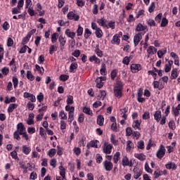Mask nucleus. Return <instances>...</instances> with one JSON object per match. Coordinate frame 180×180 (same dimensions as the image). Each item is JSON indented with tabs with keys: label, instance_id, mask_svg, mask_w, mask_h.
Masks as SVG:
<instances>
[{
	"label": "nucleus",
	"instance_id": "35",
	"mask_svg": "<svg viewBox=\"0 0 180 180\" xmlns=\"http://www.w3.org/2000/svg\"><path fill=\"white\" fill-rule=\"evenodd\" d=\"M153 175L155 176V179H157L158 178H160L161 175H162V171L156 170L154 172Z\"/></svg>",
	"mask_w": 180,
	"mask_h": 180
},
{
	"label": "nucleus",
	"instance_id": "37",
	"mask_svg": "<svg viewBox=\"0 0 180 180\" xmlns=\"http://www.w3.org/2000/svg\"><path fill=\"white\" fill-rule=\"evenodd\" d=\"M112 41L114 44H120V39H119V36L115 35L112 38Z\"/></svg>",
	"mask_w": 180,
	"mask_h": 180
},
{
	"label": "nucleus",
	"instance_id": "49",
	"mask_svg": "<svg viewBox=\"0 0 180 180\" xmlns=\"http://www.w3.org/2000/svg\"><path fill=\"white\" fill-rule=\"evenodd\" d=\"M57 36H58V34L57 33H54L51 35L52 43H56L57 41Z\"/></svg>",
	"mask_w": 180,
	"mask_h": 180
},
{
	"label": "nucleus",
	"instance_id": "55",
	"mask_svg": "<svg viewBox=\"0 0 180 180\" xmlns=\"http://www.w3.org/2000/svg\"><path fill=\"white\" fill-rule=\"evenodd\" d=\"M102 156L100 154L96 155V162L97 164H101L102 162Z\"/></svg>",
	"mask_w": 180,
	"mask_h": 180
},
{
	"label": "nucleus",
	"instance_id": "52",
	"mask_svg": "<svg viewBox=\"0 0 180 180\" xmlns=\"http://www.w3.org/2000/svg\"><path fill=\"white\" fill-rule=\"evenodd\" d=\"M13 84L14 88H16V86H18V84H19V80H18V78L15 77H13Z\"/></svg>",
	"mask_w": 180,
	"mask_h": 180
},
{
	"label": "nucleus",
	"instance_id": "34",
	"mask_svg": "<svg viewBox=\"0 0 180 180\" xmlns=\"http://www.w3.org/2000/svg\"><path fill=\"white\" fill-rule=\"evenodd\" d=\"M27 79H30V81L34 80V76L33 75H32V72L31 71L28 70L27 72Z\"/></svg>",
	"mask_w": 180,
	"mask_h": 180
},
{
	"label": "nucleus",
	"instance_id": "51",
	"mask_svg": "<svg viewBox=\"0 0 180 180\" xmlns=\"http://www.w3.org/2000/svg\"><path fill=\"white\" fill-rule=\"evenodd\" d=\"M145 169L147 172H149V174H153V169H151V168H150L148 163L145 164Z\"/></svg>",
	"mask_w": 180,
	"mask_h": 180
},
{
	"label": "nucleus",
	"instance_id": "10",
	"mask_svg": "<svg viewBox=\"0 0 180 180\" xmlns=\"http://www.w3.org/2000/svg\"><path fill=\"white\" fill-rule=\"evenodd\" d=\"M140 70H141V65L140 64H132L131 65V72H134V73L139 72Z\"/></svg>",
	"mask_w": 180,
	"mask_h": 180
},
{
	"label": "nucleus",
	"instance_id": "33",
	"mask_svg": "<svg viewBox=\"0 0 180 180\" xmlns=\"http://www.w3.org/2000/svg\"><path fill=\"white\" fill-rule=\"evenodd\" d=\"M66 102L68 105H72L74 103V97L72 96H68Z\"/></svg>",
	"mask_w": 180,
	"mask_h": 180
},
{
	"label": "nucleus",
	"instance_id": "20",
	"mask_svg": "<svg viewBox=\"0 0 180 180\" xmlns=\"http://www.w3.org/2000/svg\"><path fill=\"white\" fill-rule=\"evenodd\" d=\"M178 69L176 68H174L172 70V75H171V77H172V79H176V78H178Z\"/></svg>",
	"mask_w": 180,
	"mask_h": 180
},
{
	"label": "nucleus",
	"instance_id": "12",
	"mask_svg": "<svg viewBox=\"0 0 180 180\" xmlns=\"http://www.w3.org/2000/svg\"><path fill=\"white\" fill-rule=\"evenodd\" d=\"M65 33L66 36H68V37H70V39H74L75 37V32H71L70 29H67Z\"/></svg>",
	"mask_w": 180,
	"mask_h": 180
},
{
	"label": "nucleus",
	"instance_id": "31",
	"mask_svg": "<svg viewBox=\"0 0 180 180\" xmlns=\"http://www.w3.org/2000/svg\"><path fill=\"white\" fill-rule=\"evenodd\" d=\"M20 168L24 169L23 170L24 174H27V168H28V167H26V165H25V162H20Z\"/></svg>",
	"mask_w": 180,
	"mask_h": 180
},
{
	"label": "nucleus",
	"instance_id": "32",
	"mask_svg": "<svg viewBox=\"0 0 180 180\" xmlns=\"http://www.w3.org/2000/svg\"><path fill=\"white\" fill-rule=\"evenodd\" d=\"M95 53L98 57H102V56H103V53H102V51L99 49V45H96Z\"/></svg>",
	"mask_w": 180,
	"mask_h": 180
},
{
	"label": "nucleus",
	"instance_id": "21",
	"mask_svg": "<svg viewBox=\"0 0 180 180\" xmlns=\"http://www.w3.org/2000/svg\"><path fill=\"white\" fill-rule=\"evenodd\" d=\"M155 120L160 122L161 120V111H156L154 114Z\"/></svg>",
	"mask_w": 180,
	"mask_h": 180
},
{
	"label": "nucleus",
	"instance_id": "25",
	"mask_svg": "<svg viewBox=\"0 0 180 180\" xmlns=\"http://www.w3.org/2000/svg\"><path fill=\"white\" fill-rule=\"evenodd\" d=\"M30 151H32V149L30 148V147H27L26 146H22V153H24L25 155H27V154H29Z\"/></svg>",
	"mask_w": 180,
	"mask_h": 180
},
{
	"label": "nucleus",
	"instance_id": "1",
	"mask_svg": "<svg viewBox=\"0 0 180 180\" xmlns=\"http://www.w3.org/2000/svg\"><path fill=\"white\" fill-rule=\"evenodd\" d=\"M123 89V86L122 85L121 82H118L117 85L114 87V94L116 98L120 99L122 98V91Z\"/></svg>",
	"mask_w": 180,
	"mask_h": 180
},
{
	"label": "nucleus",
	"instance_id": "60",
	"mask_svg": "<svg viewBox=\"0 0 180 180\" xmlns=\"http://www.w3.org/2000/svg\"><path fill=\"white\" fill-rule=\"evenodd\" d=\"M73 151L76 154V155H79L81 154V148H75L73 149Z\"/></svg>",
	"mask_w": 180,
	"mask_h": 180
},
{
	"label": "nucleus",
	"instance_id": "61",
	"mask_svg": "<svg viewBox=\"0 0 180 180\" xmlns=\"http://www.w3.org/2000/svg\"><path fill=\"white\" fill-rule=\"evenodd\" d=\"M169 127L172 129V130H175V123L174 121H170L169 122Z\"/></svg>",
	"mask_w": 180,
	"mask_h": 180
},
{
	"label": "nucleus",
	"instance_id": "40",
	"mask_svg": "<svg viewBox=\"0 0 180 180\" xmlns=\"http://www.w3.org/2000/svg\"><path fill=\"white\" fill-rule=\"evenodd\" d=\"M48 155H49V157H54V155H56V149L55 148L50 149L48 151Z\"/></svg>",
	"mask_w": 180,
	"mask_h": 180
},
{
	"label": "nucleus",
	"instance_id": "30",
	"mask_svg": "<svg viewBox=\"0 0 180 180\" xmlns=\"http://www.w3.org/2000/svg\"><path fill=\"white\" fill-rule=\"evenodd\" d=\"M59 41L60 44V47H61V49H63L64 47V46H65L66 40L64 37H63L62 36H60Z\"/></svg>",
	"mask_w": 180,
	"mask_h": 180
},
{
	"label": "nucleus",
	"instance_id": "13",
	"mask_svg": "<svg viewBox=\"0 0 180 180\" xmlns=\"http://www.w3.org/2000/svg\"><path fill=\"white\" fill-rule=\"evenodd\" d=\"M97 143H98V141H91L87 144L86 147L88 149L91 148V147H94L95 148H98Z\"/></svg>",
	"mask_w": 180,
	"mask_h": 180
},
{
	"label": "nucleus",
	"instance_id": "28",
	"mask_svg": "<svg viewBox=\"0 0 180 180\" xmlns=\"http://www.w3.org/2000/svg\"><path fill=\"white\" fill-rule=\"evenodd\" d=\"M78 68V64L77 63H72L70 66V72H73L74 70Z\"/></svg>",
	"mask_w": 180,
	"mask_h": 180
},
{
	"label": "nucleus",
	"instance_id": "47",
	"mask_svg": "<svg viewBox=\"0 0 180 180\" xmlns=\"http://www.w3.org/2000/svg\"><path fill=\"white\" fill-rule=\"evenodd\" d=\"M131 134H133V130H131V128L127 127L126 129V136H127L129 137V136H131Z\"/></svg>",
	"mask_w": 180,
	"mask_h": 180
},
{
	"label": "nucleus",
	"instance_id": "7",
	"mask_svg": "<svg viewBox=\"0 0 180 180\" xmlns=\"http://www.w3.org/2000/svg\"><path fill=\"white\" fill-rule=\"evenodd\" d=\"M122 161L123 167H133V162L131 160L129 162V158L127 156H124Z\"/></svg>",
	"mask_w": 180,
	"mask_h": 180
},
{
	"label": "nucleus",
	"instance_id": "63",
	"mask_svg": "<svg viewBox=\"0 0 180 180\" xmlns=\"http://www.w3.org/2000/svg\"><path fill=\"white\" fill-rule=\"evenodd\" d=\"M27 12L30 16H34V10L33 8L28 7Z\"/></svg>",
	"mask_w": 180,
	"mask_h": 180
},
{
	"label": "nucleus",
	"instance_id": "53",
	"mask_svg": "<svg viewBox=\"0 0 180 180\" xmlns=\"http://www.w3.org/2000/svg\"><path fill=\"white\" fill-rule=\"evenodd\" d=\"M122 63L124 64H125L126 65H129V63H130V58H129V57L126 56L124 58Z\"/></svg>",
	"mask_w": 180,
	"mask_h": 180
},
{
	"label": "nucleus",
	"instance_id": "39",
	"mask_svg": "<svg viewBox=\"0 0 180 180\" xmlns=\"http://www.w3.org/2000/svg\"><path fill=\"white\" fill-rule=\"evenodd\" d=\"M154 9H155V3L152 2L150 6H149L148 12H150V13H152V12H154Z\"/></svg>",
	"mask_w": 180,
	"mask_h": 180
},
{
	"label": "nucleus",
	"instance_id": "18",
	"mask_svg": "<svg viewBox=\"0 0 180 180\" xmlns=\"http://www.w3.org/2000/svg\"><path fill=\"white\" fill-rule=\"evenodd\" d=\"M134 157L140 161H144L146 160V155L143 153H136L134 155Z\"/></svg>",
	"mask_w": 180,
	"mask_h": 180
},
{
	"label": "nucleus",
	"instance_id": "62",
	"mask_svg": "<svg viewBox=\"0 0 180 180\" xmlns=\"http://www.w3.org/2000/svg\"><path fill=\"white\" fill-rule=\"evenodd\" d=\"M7 46L8 47H11V46H13V40L12 38H8L7 41Z\"/></svg>",
	"mask_w": 180,
	"mask_h": 180
},
{
	"label": "nucleus",
	"instance_id": "27",
	"mask_svg": "<svg viewBox=\"0 0 180 180\" xmlns=\"http://www.w3.org/2000/svg\"><path fill=\"white\" fill-rule=\"evenodd\" d=\"M148 54H155L157 49L154 46H150L147 50Z\"/></svg>",
	"mask_w": 180,
	"mask_h": 180
},
{
	"label": "nucleus",
	"instance_id": "59",
	"mask_svg": "<svg viewBox=\"0 0 180 180\" xmlns=\"http://www.w3.org/2000/svg\"><path fill=\"white\" fill-rule=\"evenodd\" d=\"M56 50H57V48H56L54 45H52L49 49V53L53 54V53H54V51H56Z\"/></svg>",
	"mask_w": 180,
	"mask_h": 180
},
{
	"label": "nucleus",
	"instance_id": "3",
	"mask_svg": "<svg viewBox=\"0 0 180 180\" xmlns=\"http://www.w3.org/2000/svg\"><path fill=\"white\" fill-rule=\"evenodd\" d=\"M103 165L105 171H112L113 169V163H112V162L105 160L103 162Z\"/></svg>",
	"mask_w": 180,
	"mask_h": 180
},
{
	"label": "nucleus",
	"instance_id": "42",
	"mask_svg": "<svg viewBox=\"0 0 180 180\" xmlns=\"http://www.w3.org/2000/svg\"><path fill=\"white\" fill-rule=\"evenodd\" d=\"M70 78V76L69 75H61L59 77V79L60 81H67V79H68Z\"/></svg>",
	"mask_w": 180,
	"mask_h": 180
},
{
	"label": "nucleus",
	"instance_id": "23",
	"mask_svg": "<svg viewBox=\"0 0 180 180\" xmlns=\"http://www.w3.org/2000/svg\"><path fill=\"white\" fill-rule=\"evenodd\" d=\"M113 160H114L115 164H117V162H119V160H120V152H117L114 155Z\"/></svg>",
	"mask_w": 180,
	"mask_h": 180
},
{
	"label": "nucleus",
	"instance_id": "56",
	"mask_svg": "<svg viewBox=\"0 0 180 180\" xmlns=\"http://www.w3.org/2000/svg\"><path fill=\"white\" fill-rule=\"evenodd\" d=\"M37 99L39 101V102H42V101L44 99V96L42 93H40L39 95L37 96Z\"/></svg>",
	"mask_w": 180,
	"mask_h": 180
},
{
	"label": "nucleus",
	"instance_id": "57",
	"mask_svg": "<svg viewBox=\"0 0 180 180\" xmlns=\"http://www.w3.org/2000/svg\"><path fill=\"white\" fill-rule=\"evenodd\" d=\"M27 108H28L30 110H33V109H34V104L32 103L31 102H28L27 104Z\"/></svg>",
	"mask_w": 180,
	"mask_h": 180
},
{
	"label": "nucleus",
	"instance_id": "14",
	"mask_svg": "<svg viewBox=\"0 0 180 180\" xmlns=\"http://www.w3.org/2000/svg\"><path fill=\"white\" fill-rule=\"evenodd\" d=\"M18 108V104L15 103H12L10 104L8 108V113H12L15 109Z\"/></svg>",
	"mask_w": 180,
	"mask_h": 180
},
{
	"label": "nucleus",
	"instance_id": "38",
	"mask_svg": "<svg viewBox=\"0 0 180 180\" xmlns=\"http://www.w3.org/2000/svg\"><path fill=\"white\" fill-rule=\"evenodd\" d=\"M35 68L36 70H37V71H39L41 75H43V74H44V68L39 67V65H36Z\"/></svg>",
	"mask_w": 180,
	"mask_h": 180
},
{
	"label": "nucleus",
	"instance_id": "6",
	"mask_svg": "<svg viewBox=\"0 0 180 180\" xmlns=\"http://www.w3.org/2000/svg\"><path fill=\"white\" fill-rule=\"evenodd\" d=\"M141 39H143V36L141 35V33H138L135 34L134 37V43L135 47L136 46H139V43H140V41L141 40Z\"/></svg>",
	"mask_w": 180,
	"mask_h": 180
},
{
	"label": "nucleus",
	"instance_id": "44",
	"mask_svg": "<svg viewBox=\"0 0 180 180\" xmlns=\"http://www.w3.org/2000/svg\"><path fill=\"white\" fill-rule=\"evenodd\" d=\"M83 112H84V113H86V115H89L90 116H91V115H92V111H91V108H89L85 107L83 109Z\"/></svg>",
	"mask_w": 180,
	"mask_h": 180
},
{
	"label": "nucleus",
	"instance_id": "54",
	"mask_svg": "<svg viewBox=\"0 0 180 180\" xmlns=\"http://www.w3.org/2000/svg\"><path fill=\"white\" fill-rule=\"evenodd\" d=\"M111 79H115V78H116L117 75V72L116 71V70H113L111 72Z\"/></svg>",
	"mask_w": 180,
	"mask_h": 180
},
{
	"label": "nucleus",
	"instance_id": "36",
	"mask_svg": "<svg viewBox=\"0 0 180 180\" xmlns=\"http://www.w3.org/2000/svg\"><path fill=\"white\" fill-rule=\"evenodd\" d=\"M82 33H84V28L79 25L77 30V36H82Z\"/></svg>",
	"mask_w": 180,
	"mask_h": 180
},
{
	"label": "nucleus",
	"instance_id": "50",
	"mask_svg": "<svg viewBox=\"0 0 180 180\" xmlns=\"http://www.w3.org/2000/svg\"><path fill=\"white\" fill-rule=\"evenodd\" d=\"M96 82H97L96 87L98 88L99 89H101V88L103 86V82H99V79H96Z\"/></svg>",
	"mask_w": 180,
	"mask_h": 180
},
{
	"label": "nucleus",
	"instance_id": "58",
	"mask_svg": "<svg viewBox=\"0 0 180 180\" xmlns=\"http://www.w3.org/2000/svg\"><path fill=\"white\" fill-rule=\"evenodd\" d=\"M60 117L63 119V120H67V115L64 112V111H61L59 114Z\"/></svg>",
	"mask_w": 180,
	"mask_h": 180
},
{
	"label": "nucleus",
	"instance_id": "41",
	"mask_svg": "<svg viewBox=\"0 0 180 180\" xmlns=\"http://www.w3.org/2000/svg\"><path fill=\"white\" fill-rule=\"evenodd\" d=\"M167 25H168V20H167L165 18H163L160 26L161 27H165Z\"/></svg>",
	"mask_w": 180,
	"mask_h": 180
},
{
	"label": "nucleus",
	"instance_id": "11",
	"mask_svg": "<svg viewBox=\"0 0 180 180\" xmlns=\"http://www.w3.org/2000/svg\"><path fill=\"white\" fill-rule=\"evenodd\" d=\"M144 30H148V27H147V26H143V24H141V23H139L136 27V32H143Z\"/></svg>",
	"mask_w": 180,
	"mask_h": 180
},
{
	"label": "nucleus",
	"instance_id": "22",
	"mask_svg": "<svg viewBox=\"0 0 180 180\" xmlns=\"http://www.w3.org/2000/svg\"><path fill=\"white\" fill-rule=\"evenodd\" d=\"M97 23H98V25H100V26H103V27H108V25H106V22H105V19H103V18L98 19Z\"/></svg>",
	"mask_w": 180,
	"mask_h": 180
},
{
	"label": "nucleus",
	"instance_id": "64",
	"mask_svg": "<svg viewBox=\"0 0 180 180\" xmlns=\"http://www.w3.org/2000/svg\"><path fill=\"white\" fill-rule=\"evenodd\" d=\"M148 25L149 26H155V21H154V20L150 19L148 20Z\"/></svg>",
	"mask_w": 180,
	"mask_h": 180
},
{
	"label": "nucleus",
	"instance_id": "24",
	"mask_svg": "<svg viewBox=\"0 0 180 180\" xmlns=\"http://www.w3.org/2000/svg\"><path fill=\"white\" fill-rule=\"evenodd\" d=\"M167 169H176V165L175 163H169L166 165Z\"/></svg>",
	"mask_w": 180,
	"mask_h": 180
},
{
	"label": "nucleus",
	"instance_id": "43",
	"mask_svg": "<svg viewBox=\"0 0 180 180\" xmlns=\"http://www.w3.org/2000/svg\"><path fill=\"white\" fill-rule=\"evenodd\" d=\"M91 34H92V32H91V30H89L88 28H86L85 34H84L85 39H88V37H89V36H91Z\"/></svg>",
	"mask_w": 180,
	"mask_h": 180
},
{
	"label": "nucleus",
	"instance_id": "8",
	"mask_svg": "<svg viewBox=\"0 0 180 180\" xmlns=\"http://www.w3.org/2000/svg\"><path fill=\"white\" fill-rule=\"evenodd\" d=\"M68 19H70V20H75L76 22L79 20V15H76L75 13H74V12L71 11L70 13H68Z\"/></svg>",
	"mask_w": 180,
	"mask_h": 180
},
{
	"label": "nucleus",
	"instance_id": "46",
	"mask_svg": "<svg viewBox=\"0 0 180 180\" xmlns=\"http://www.w3.org/2000/svg\"><path fill=\"white\" fill-rule=\"evenodd\" d=\"M137 147L139 148V150H144V141H139Z\"/></svg>",
	"mask_w": 180,
	"mask_h": 180
},
{
	"label": "nucleus",
	"instance_id": "9",
	"mask_svg": "<svg viewBox=\"0 0 180 180\" xmlns=\"http://www.w3.org/2000/svg\"><path fill=\"white\" fill-rule=\"evenodd\" d=\"M17 129L18 131L19 134H23V133H25L26 128L25 127V125H23V123L20 122L17 125Z\"/></svg>",
	"mask_w": 180,
	"mask_h": 180
},
{
	"label": "nucleus",
	"instance_id": "19",
	"mask_svg": "<svg viewBox=\"0 0 180 180\" xmlns=\"http://www.w3.org/2000/svg\"><path fill=\"white\" fill-rule=\"evenodd\" d=\"M103 122H105V118H103V116L98 115L97 118V124L99 126H103Z\"/></svg>",
	"mask_w": 180,
	"mask_h": 180
},
{
	"label": "nucleus",
	"instance_id": "45",
	"mask_svg": "<svg viewBox=\"0 0 180 180\" xmlns=\"http://www.w3.org/2000/svg\"><path fill=\"white\" fill-rule=\"evenodd\" d=\"M101 96H98L97 99H101V98H102V101H103L106 96V91H101Z\"/></svg>",
	"mask_w": 180,
	"mask_h": 180
},
{
	"label": "nucleus",
	"instance_id": "16",
	"mask_svg": "<svg viewBox=\"0 0 180 180\" xmlns=\"http://www.w3.org/2000/svg\"><path fill=\"white\" fill-rule=\"evenodd\" d=\"M141 124V120H136L134 122L133 127L134 129H138V130H141V128H140V125Z\"/></svg>",
	"mask_w": 180,
	"mask_h": 180
},
{
	"label": "nucleus",
	"instance_id": "2",
	"mask_svg": "<svg viewBox=\"0 0 180 180\" xmlns=\"http://www.w3.org/2000/svg\"><path fill=\"white\" fill-rule=\"evenodd\" d=\"M164 155H165V147H164L163 145H160V148L156 153V156L158 157V158L161 160V158H162Z\"/></svg>",
	"mask_w": 180,
	"mask_h": 180
},
{
	"label": "nucleus",
	"instance_id": "5",
	"mask_svg": "<svg viewBox=\"0 0 180 180\" xmlns=\"http://www.w3.org/2000/svg\"><path fill=\"white\" fill-rule=\"evenodd\" d=\"M23 97L26 99H29L31 102H36V96L29 92L24 93Z\"/></svg>",
	"mask_w": 180,
	"mask_h": 180
},
{
	"label": "nucleus",
	"instance_id": "29",
	"mask_svg": "<svg viewBox=\"0 0 180 180\" xmlns=\"http://www.w3.org/2000/svg\"><path fill=\"white\" fill-rule=\"evenodd\" d=\"M167 53V48H164L163 50H160L158 51V56L159 58H162V56Z\"/></svg>",
	"mask_w": 180,
	"mask_h": 180
},
{
	"label": "nucleus",
	"instance_id": "15",
	"mask_svg": "<svg viewBox=\"0 0 180 180\" xmlns=\"http://www.w3.org/2000/svg\"><path fill=\"white\" fill-rule=\"evenodd\" d=\"M134 179H139V178H140V176H141V174H142V172L141 170H137L136 168H134Z\"/></svg>",
	"mask_w": 180,
	"mask_h": 180
},
{
	"label": "nucleus",
	"instance_id": "26",
	"mask_svg": "<svg viewBox=\"0 0 180 180\" xmlns=\"http://www.w3.org/2000/svg\"><path fill=\"white\" fill-rule=\"evenodd\" d=\"M96 35L98 39H101L103 36V32L101 28L96 30Z\"/></svg>",
	"mask_w": 180,
	"mask_h": 180
},
{
	"label": "nucleus",
	"instance_id": "17",
	"mask_svg": "<svg viewBox=\"0 0 180 180\" xmlns=\"http://www.w3.org/2000/svg\"><path fill=\"white\" fill-rule=\"evenodd\" d=\"M100 72L101 75H106V74H108V72L106 71V65L105 63H102Z\"/></svg>",
	"mask_w": 180,
	"mask_h": 180
},
{
	"label": "nucleus",
	"instance_id": "4",
	"mask_svg": "<svg viewBox=\"0 0 180 180\" xmlns=\"http://www.w3.org/2000/svg\"><path fill=\"white\" fill-rule=\"evenodd\" d=\"M112 148H113V146L111 144L108 145V143H105L103 151L105 153V154H110V153H112Z\"/></svg>",
	"mask_w": 180,
	"mask_h": 180
},
{
	"label": "nucleus",
	"instance_id": "48",
	"mask_svg": "<svg viewBox=\"0 0 180 180\" xmlns=\"http://www.w3.org/2000/svg\"><path fill=\"white\" fill-rule=\"evenodd\" d=\"M142 117L144 120H147L148 119H150V112L148 111H146L143 115Z\"/></svg>",
	"mask_w": 180,
	"mask_h": 180
}]
</instances>
